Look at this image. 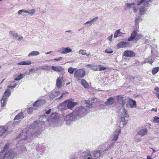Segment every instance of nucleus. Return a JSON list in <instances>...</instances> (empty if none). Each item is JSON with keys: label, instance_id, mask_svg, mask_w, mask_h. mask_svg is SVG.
Masks as SVG:
<instances>
[{"label": "nucleus", "instance_id": "2", "mask_svg": "<svg viewBox=\"0 0 159 159\" xmlns=\"http://www.w3.org/2000/svg\"><path fill=\"white\" fill-rule=\"evenodd\" d=\"M89 110H74L72 113L67 115L64 117V120L66 121V124L68 125L71 122L76 120L79 117L85 116L88 112Z\"/></svg>", "mask_w": 159, "mask_h": 159}, {"label": "nucleus", "instance_id": "25", "mask_svg": "<svg viewBox=\"0 0 159 159\" xmlns=\"http://www.w3.org/2000/svg\"><path fill=\"white\" fill-rule=\"evenodd\" d=\"M129 104L130 106V107L135 108L136 107V103L135 101H134L132 99H131L129 102Z\"/></svg>", "mask_w": 159, "mask_h": 159}, {"label": "nucleus", "instance_id": "56", "mask_svg": "<svg viewBox=\"0 0 159 159\" xmlns=\"http://www.w3.org/2000/svg\"><path fill=\"white\" fill-rule=\"evenodd\" d=\"M34 70H35L34 69H31L30 70V72H29V75H30V74L32 73V72H33V71H35Z\"/></svg>", "mask_w": 159, "mask_h": 159}, {"label": "nucleus", "instance_id": "4", "mask_svg": "<svg viewBox=\"0 0 159 159\" xmlns=\"http://www.w3.org/2000/svg\"><path fill=\"white\" fill-rule=\"evenodd\" d=\"M78 104L77 102H74L69 100H67L60 104L62 107H65L67 105L68 108L71 109L74 107Z\"/></svg>", "mask_w": 159, "mask_h": 159}, {"label": "nucleus", "instance_id": "10", "mask_svg": "<svg viewBox=\"0 0 159 159\" xmlns=\"http://www.w3.org/2000/svg\"><path fill=\"white\" fill-rule=\"evenodd\" d=\"M45 100H39L35 101L33 104L34 107H39L43 106L46 103Z\"/></svg>", "mask_w": 159, "mask_h": 159}, {"label": "nucleus", "instance_id": "61", "mask_svg": "<svg viewBox=\"0 0 159 159\" xmlns=\"http://www.w3.org/2000/svg\"><path fill=\"white\" fill-rule=\"evenodd\" d=\"M90 20H89L88 21L86 22L84 24V25H87V24H90V23H91V22H90Z\"/></svg>", "mask_w": 159, "mask_h": 159}, {"label": "nucleus", "instance_id": "19", "mask_svg": "<svg viewBox=\"0 0 159 159\" xmlns=\"http://www.w3.org/2000/svg\"><path fill=\"white\" fill-rule=\"evenodd\" d=\"M11 93V91L9 89H7L4 93L2 97L7 99L8 97H9Z\"/></svg>", "mask_w": 159, "mask_h": 159}, {"label": "nucleus", "instance_id": "38", "mask_svg": "<svg viewBox=\"0 0 159 159\" xmlns=\"http://www.w3.org/2000/svg\"><path fill=\"white\" fill-rule=\"evenodd\" d=\"M23 78V75L22 74H20L19 75L17 78L15 79V80H19Z\"/></svg>", "mask_w": 159, "mask_h": 159}, {"label": "nucleus", "instance_id": "24", "mask_svg": "<svg viewBox=\"0 0 159 159\" xmlns=\"http://www.w3.org/2000/svg\"><path fill=\"white\" fill-rule=\"evenodd\" d=\"M90 155V152L89 151H85L83 152L81 154V156L83 158L85 159L88 157Z\"/></svg>", "mask_w": 159, "mask_h": 159}, {"label": "nucleus", "instance_id": "23", "mask_svg": "<svg viewBox=\"0 0 159 159\" xmlns=\"http://www.w3.org/2000/svg\"><path fill=\"white\" fill-rule=\"evenodd\" d=\"M136 36V33L135 31H133L131 34L130 36L128 38V40L131 41L135 38Z\"/></svg>", "mask_w": 159, "mask_h": 159}, {"label": "nucleus", "instance_id": "44", "mask_svg": "<svg viewBox=\"0 0 159 159\" xmlns=\"http://www.w3.org/2000/svg\"><path fill=\"white\" fill-rule=\"evenodd\" d=\"M98 66L99 67V70L100 71H101L102 70H105L106 69V67L102 66L101 65H99Z\"/></svg>", "mask_w": 159, "mask_h": 159}, {"label": "nucleus", "instance_id": "54", "mask_svg": "<svg viewBox=\"0 0 159 159\" xmlns=\"http://www.w3.org/2000/svg\"><path fill=\"white\" fill-rule=\"evenodd\" d=\"M77 158V157H76L75 155H71L70 156V159H75Z\"/></svg>", "mask_w": 159, "mask_h": 159}, {"label": "nucleus", "instance_id": "39", "mask_svg": "<svg viewBox=\"0 0 159 159\" xmlns=\"http://www.w3.org/2000/svg\"><path fill=\"white\" fill-rule=\"evenodd\" d=\"M153 121L156 123H159V116H155L154 117Z\"/></svg>", "mask_w": 159, "mask_h": 159}, {"label": "nucleus", "instance_id": "49", "mask_svg": "<svg viewBox=\"0 0 159 159\" xmlns=\"http://www.w3.org/2000/svg\"><path fill=\"white\" fill-rule=\"evenodd\" d=\"M4 157L3 153L1 152H0V159H4Z\"/></svg>", "mask_w": 159, "mask_h": 159}, {"label": "nucleus", "instance_id": "45", "mask_svg": "<svg viewBox=\"0 0 159 159\" xmlns=\"http://www.w3.org/2000/svg\"><path fill=\"white\" fill-rule=\"evenodd\" d=\"M134 3H132L131 4H129L128 3H125V5L127 7H128L129 9L131 7L132 5H134Z\"/></svg>", "mask_w": 159, "mask_h": 159}, {"label": "nucleus", "instance_id": "28", "mask_svg": "<svg viewBox=\"0 0 159 159\" xmlns=\"http://www.w3.org/2000/svg\"><path fill=\"white\" fill-rule=\"evenodd\" d=\"M39 52L37 51H33L29 53L28 55L29 57L37 56L39 54Z\"/></svg>", "mask_w": 159, "mask_h": 159}, {"label": "nucleus", "instance_id": "47", "mask_svg": "<svg viewBox=\"0 0 159 159\" xmlns=\"http://www.w3.org/2000/svg\"><path fill=\"white\" fill-rule=\"evenodd\" d=\"M91 69H92L95 71L98 70V67L97 66L93 65Z\"/></svg>", "mask_w": 159, "mask_h": 159}, {"label": "nucleus", "instance_id": "58", "mask_svg": "<svg viewBox=\"0 0 159 159\" xmlns=\"http://www.w3.org/2000/svg\"><path fill=\"white\" fill-rule=\"evenodd\" d=\"M27 112L29 114H31L32 113L33 111L32 110H27Z\"/></svg>", "mask_w": 159, "mask_h": 159}, {"label": "nucleus", "instance_id": "52", "mask_svg": "<svg viewBox=\"0 0 159 159\" xmlns=\"http://www.w3.org/2000/svg\"><path fill=\"white\" fill-rule=\"evenodd\" d=\"M16 84H14V85H13L12 86H8L7 87L8 88H11V89H13V88H14L15 87H16Z\"/></svg>", "mask_w": 159, "mask_h": 159}, {"label": "nucleus", "instance_id": "1", "mask_svg": "<svg viewBox=\"0 0 159 159\" xmlns=\"http://www.w3.org/2000/svg\"><path fill=\"white\" fill-rule=\"evenodd\" d=\"M47 119L45 115H42L40 117L39 120L35 121L31 125L27 130H24L17 137V139H20L21 140H24L28 138L31 139L33 135L35 134L36 132L39 131L42 128V125L44 123V121Z\"/></svg>", "mask_w": 159, "mask_h": 159}, {"label": "nucleus", "instance_id": "7", "mask_svg": "<svg viewBox=\"0 0 159 159\" xmlns=\"http://www.w3.org/2000/svg\"><path fill=\"white\" fill-rule=\"evenodd\" d=\"M14 126V123L9 122L7 124V125L0 126V136H1L7 130L9 129L8 127H11Z\"/></svg>", "mask_w": 159, "mask_h": 159}, {"label": "nucleus", "instance_id": "8", "mask_svg": "<svg viewBox=\"0 0 159 159\" xmlns=\"http://www.w3.org/2000/svg\"><path fill=\"white\" fill-rule=\"evenodd\" d=\"M85 75V71L83 69L77 70L74 73V77L77 78H82Z\"/></svg>", "mask_w": 159, "mask_h": 159}, {"label": "nucleus", "instance_id": "34", "mask_svg": "<svg viewBox=\"0 0 159 159\" xmlns=\"http://www.w3.org/2000/svg\"><path fill=\"white\" fill-rule=\"evenodd\" d=\"M121 33L120 31V30H117L116 31L114 34V38H116L119 36H120L121 34Z\"/></svg>", "mask_w": 159, "mask_h": 159}, {"label": "nucleus", "instance_id": "21", "mask_svg": "<svg viewBox=\"0 0 159 159\" xmlns=\"http://www.w3.org/2000/svg\"><path fill=\"white\" fill-rule=\"evenodd\" d=\"M147 132L148 130L147 129H142L140 130L139 131L138 133L137 134L141 135L142 136H143L147 134Z\"/></svg>", "mask_w": 159, "mask_h": 159}, {"label": "nucleus", "instance_id": "18", "mask_svg": "<svg viewBox=\"0 0 159 159\" xmlns=\"http://www.w3.org/2000/svg\"><path fill=\"white\" fill-rule=\"evenodd\" d=\"M117 45L119 48H123L128 46L129 43L128 42H120L117 44Z\"/></svg>", "mask_w": 159, "mask_h": 159}, {"label": "nucleus", "instance_id": "5", "mask_svg": "<svg viewBox=\"0 0 159 159\" xmlns=\"http://www.w3.org/2000/svg\"><path fill=\"white\" fill-rule=\"evenodd\" d=\"M126 110H122L120 113V122H122L124 125H125L128 123V121L125 120V117H128L129 115Z\"/></svg>", "mask_w": 159, "mask_h": 159}, {"label": "nucleus", "instance_id": "37", "mask_svg": "<svg viewBox=\"0 0 159 159\" xmlns=\"http://www.w3.org/2000/svg\"><path fill=\"white\" fill-rule=\"evenodd\" d=\"M142 20V19H141L140 17L139 16H137L135 18V19L134 21L136 24H138L139 22L141 21Z\"/></svg>", "mask_w": 159, "mask_h": 159}, {"label": "nucleus", "instance_id": "15", "mask_svg": "<svg viewBox=\"0 0 159 159\" xmlns=\"http://www.w3.org/2000/svg\"><path fill=\"white\" fill-rule=\"evenodd\" d=\"M72 51V49L69 47L62 48L58 52L61 54H66Z\"/></svg>", "mask_w": 159, "mask_h": 159}, {"label": "nucleus", "instance_id": "12", "mask_svg": "<svg viewBox=\"0 0 159 159\" xmlns=\"http://www.w3.org/2000/svg\"><path fill=\"white\" fill-rule=\"evenodd\" d=\"M123 56L126 57H133L135 56V53L133 51L126 50L124 52Z\"/></svg>", "mask_w": 159, "mask_h": 159}, {"label": "nucleus", "instance_id": "51", "mask_svg": "<svg viewBox=\"0 0 159 159\" xmlns=\"http://www.w3.org/2000/svg\"><path fill=\"white\" fill-rule=\"evenodd\" d=\"M24 10H21L19 11L18 12V13L19 15H21L22 14V12L24 13Z\"/></svg>", "mask_w": 159, "mask_h": 159}, {"label": "nucleus", "instance_id": "46", "mask_svg": "<svg viewBox=\"0 0 159 159\" xmlns=\"http://www.w3.org/2000/svg\"><path fill=\"white\" fill-rule=\"evenodd\" d=\"M114 143H112L111 142V144H110V145L109 146V147L107 148L105 150V151H107V150H108V149H111V148H112L113 147V144Z\"/></svg>", "mask_w": 159, "mask_h": 159}, {"label": "nucleus", "instance_id": "14", "mask_svg": "<svg viewBox=\"0 0 159 159\" xmlns=\"http://www.w3.org/2000/svg\"><path fill=\"white\" fill-rule=\"evenodd\" d=\"M120 129L117 131L116 130L113 134V138L112 139L111 142L112 143H115L117 140L119 134L120 132Z\"/></svg>", "mask_w": 159, "mask_h": 159}, {"label": "nucleus", "instance_id": "3", "mask_svg": "<svg viewBox=\"0 0 159 159\" xmlns=\"http://www.w3.org/2000/svg\"><path fill=\"white\" fill-rule=\"evenodd\" d=\"M152 0H140L138 1V5H143V6L141 7L139 9V12L140 15L143 14L146 11V7H149V2H151Z\"/></svg>", "mask_w": 159, "mask_h": 159}, {"label": "nucleus", "instance_id": "40", "mask_svg": "<svg viewBox=\"0 0 159 159\" xmlns=\"http://www.w3.org/2000/svg\"><path fill=\"white\" fill-rule=\"evenodd\" d=\"M66 93L68 94V92H63L62 93V95L59 97V98H57L56 100H57V99H60L63 97L64 96H65V97L66 96H65V95L66 94Z\"/></svg>", "mask_w": 159, "mask_h": 159}, {"label": "nucleus", "instance_id": "55", "mask_svg": "<svg viewBox=\"0 0 159 159\" xmlns=\"http://www.w3.org/2000/svg\"><path fill=\"white\" fill-rule=\"evenodd\" d=\"M62 58H63L62 57H60L57 59V58H54V60L56 61H59L60 60H61Z\"/></svg>", "mask_w": 159, "mask_h": 159}, {"label": "nucleus", "instance_id": "62", "mask_svg": "<svg viewBox=\"0 0 159 159\" xmlns=\"http://www.w3.org/2000/svg\"><path fill=\"white\" fill-rule=\"evenodd\" d=\"M50 111H51V110H48L46 112V113L47 114H49L50 113V112H51Z\"/></svg>", "mask_w": 159, "mask_h": 159}, {"label": "nucleus", "instance_id": "11", "mask_svg": "<svg viewBox=\"0 0 159 159\" xmlns=\"http://www.w3.org/2000/svg\"><path fill=\"white\" fill-rule=\"evenodd\" d=\"M63 73L61 74L57 80L56 85L58 88H60L62 86V83L63 81Z\"/></svg>", "mask_w": 159, "mask_h": 159}, {"label": "nucleus", "instance_id": "60", "mask_svg": "<svg viewBox=\"0 0 159 159\" xmlns=\"http://www.w3.org/2000/svg\"><path fill=\"white\" fill-rule=\"evenodd\" d=\"M15 34V33H13V32L12 31H10L9 32V34L10 35H12V36H13V35Z\"/></svg>", "mask_w": 159, "mask_h": 159}, {"label": "nucleus", "instance_id": "9", "mask_svg": "<svg viewBox=\"0 0 159 159\" xmlns=\"http://www.w3.org/2000/svg\"><path fill=\"white\" fill-rule=\"evenodd\" d=\"M3 155L4 159H13L14 157V152L11 150L7 151Z\"/></svg>", "mask_w": 159, "mask_h": 159}, {"label": "nucleus", "instance_id": "31", "mask_svg": "<svg viewBox=\"0 0 159 159\" xmlns=\"http://www.w3.org/2000/svg\"><path fill=\"white\" fill-rule=\"evenodd\" d=\"M31 64V62L30 61H23L18 63L19 65H28Z\"/></svg>", "mask_w": 159, "mask_h": 159}, {"label": "nucleus", "instance_id": "53", "mask_svg": "<svg viewBox=\"0 0 159 159\" xmlns=\"http://www.w3.org/2000/svg\"><path fill=\"white\" fill-rule=\"evenodd\" d=\"M112 36L113 35L112 34L111 36L108 37H107V39L109 40V41H111V39L112 38Z\"/></svg>", "mask_w": 159, "mask_h": 159}, {"label": "nucleus", "instance_id": "13", "mask_svg": "<svg viewBox=\"0 0 159 159\" xmlns=\"http://www.w3.org/2000/svg\"><path fill=\"white\" fill-rule=\"evenodd\" d=\"M116 99L118 102L121 104L122 107L125 105V98L121 95H118L117 96Z\"/></svg>", "mask_w": 159, "mask_h": 159}, {"label": "nucleus", "instance_id": "50", "mask_svg": "<svg viewBox=\"0 0 159 159\" xmlns=\"http://www.w3.org/2000/svg\"><path fill=\"white\" fill-rule=\"evenodd\" d=\"M17 37H16V39L18 40H22L23 39V37L22 36L19 35H18L17 36Z\"/></svg>", "mask_w": 159, "mask_h": 159}, {"label": "nucleus", "instance_id": "33", "mask_svg": "<svg viewBox=\"0 0 159 159\" xmlns=\"http://www.w3.org/2000/svg\"><path fill=\"white\" fill-rule=\"evenodd\" d=\"M81 84L85 88H88L89 85L85 80L82 79L81 80Z\"/></svg>", "mask_w": 159, "mask_h": 159}, {"label": "nucleus", "instance_id": "41", "mask_svg": "<svg viewBox=\"0 0 159 159\" xmlns=\"http://www.w3.org/2000/svg\"><path fill=\"white\" fill-rule=\"evenodd\" d=\"M79 53L80 54H82L83 55H86V51L85 50H80L79 51Z\"/></svg>", "mask_w": 159, "mask_h": 159}, {"label": "nucleus", "instance_id": "64", "mask_svg": "<svg viewBox=\"0 0 159 159\" xmlns=\"http://www.w3.org/2000/svg\"><path fill=\"white\" fill-rule=\"evenodd\" d=\"M9 145L8 144H5L4 147V148L5 149H6L7 148V147H8V146Z\"/></svg>", "mask_w": 159, "mask_h": 159}, {"label": "nucleus", "instance_id": "17", "mask_svg": "<svg viewBox=\"0 0 159 159\" xmlns=\"http://www.w3.org/2000/svg\"><path fill=\"white\" fill-rule=\"evenodd\" d=\"M115 102V99L113 97H111L105 102V104L107 106L113 104Z\"/></svg>", "mask_w": 159, "mask_h": 159}, {"label": "nucleus", "instance_id": "22", "mask_svg": "<svg viewBox=\"0 0 159 159\" xmlns=\"http://www.w3.org/2000/svg\"><path fill=\"white\" fill-rule=\"evenodd\" d=\"M101 151L99 150H97L95 151L93 153V156L95 158V159H96L97 158L99 157L101 155V153H102V152H101Z\"/></svg>", "mask_w": 159, "mask_h": 159}, {"label": "nucleus", "instance_id": "59", "mask_svg": "<svg viewBox=\"0 0 159 159\" xmlns=\"http://www.w3.org/2000/svg\"><path fill=\"white\" fill-rule=\"evenodd\" d=\"M40 145H39L38 146H37L36 148V149L38 151H40V149H39V148L40 147Z\"/></svg>", "mask_w": 159, "mask_h": 159}, {"label": "nucleus", "instance_id": "16", "mask_svg": "<svg viewBox=\"0 0 159 159\" xmlns=\"http://www.w3.org/2000/svg\"><path fill=\"white\" fill-rule=\"evenodd\" d=\"M51 68L53 70L57 72H63L64 70V68L59 66H51Z\"/></svg>", "mask_w": 159, "mask_h": 159}, {"label": "nucleus", "instance_id": "63", "mask_svg": "<svg viewBox=\"0 0 159 159\" xmlns=\"http://www.w3.org/2000/svg\"><path fill=\"white\" fill-rule=\"evenodd\" d=\"M93 65L92 64H88L87 65V66H89V67H90L91 68H92V66H93Z\"/></svg>", "mask_w": 159, "mask_h": 159}, {"label": "nucleus", "instance_id": "32", "mask_svg": "<svg viewBox=\"0 0 159 159\" xmlns=\"http://www.w3.org/2000/svg\"><path fill=\"white\" fill-rule=\"evenodd\" d=\"M7 99L3 98L2 97V99L1 100V107H4L6 104Z\"/></svg>", "mask_w": 159, "mask_h": 159}, {"label": "nucleus", "instance_id": "26", "mask_svg": "<svg viewBox=\"0 0 159 159\" xmlns=\"http://www.w3.org/2000/svg\"><path fill=\"white\" fill-rule=\"evenodd\" d=\"M35 11V9H32L31 10H29L28 11L24 10V13H27L28 15H29L30 16H32L34 14Z\"/></svg>", "mask_w": 159, "mask_h": 159}, {"label": "nucleus", "instance_id": "27", "mask_svg": "<svg viewBox=\"0 0 159 159\" xmlns=\"http://www.w3.org/2000/svg\"><path fill=\"white\" fill-rule=\"evenodd\" d=\"M155 60L154 58H152V57H149L148 58L146 59L145 60V62H148L151 64Z\"/></svg>", "mask_w": 159, "mask_h": 159}, {"label": "nucleus", "instance_id": "36", "mask_svg": "<svg viewBox=\"0 0 159 159\" xmlns=\"http://www.w3.org/2000/svg\"><path fill=\"white\" fill-rule=\"evenodd\" d=\"M154 90L156 91L157 93L153 92L155 94H156L158 97L159 99V88L158 87H156L154 88Z\"/></svg>", "mask_w": 159, "mask_h": 159}, {"label": "nucleus", "instance_id": "20", "mask_svg": "<svg viewBox=\"0 0 159 159\" xmlns=\"http://www.w3.org/2000/svg\"><path fill=\"white\" fill-rule=\"evenodd\" d=\"M60 92L59 91H56L55 92H52L49 95V96L50 98L52 99H53L55 97L58 96V94L60 93Z\"/></svg>", "mask_w": 159, "mask_h": 159}, {"label": "nucleus", "instance_id": "42", "mask_svg": "<svg viewBox=\"0 0 159 159\" xmlns=\"http://www.w3.org/2000/svg\"><path fill=\"white\" fill-rule=\"evenodd\" d=\"M76 68H73L72 67H70L68 69V72L70 74L73 73L74 70H75Z\"/></svg>", "mask_w": 159, "mask_h": 159}, {"label": "nucleus", "instance_id": "48", "mask_svg": "<svg viewBox=\"0 0 159 159\" xmlns=\"http://www.w3.org/2000/svg\"><path fill=\"white\" fill-rule=\"evenodd\" d=\"M98 18V17H96L94 18H93V19L91 20H90V21L91 22V23H93L94 22V21H96Z\"/></svg>", "mask_w": 159, "mask_h": 159}, {"label": "nucleus", "instance_id": "35", "mask_svg": "<svg viewBox=\"0 0 159 159\" xmlns=\"http://www.w3.org/2000/svg\"><path fill=\"white\" fill-rule=\"evenodd\" d=\"M159 71V67H156L153 68L152 70V73L155 75Z\"/></svg>", "mask_w": 159, "mask_h": 159}, {"label": "nucleus", "instance_id": "57", "mask_svg": "<svg viewBox=\"0 0 159 159\" xmlns=\"http://www.w3.org/2000/svg\"><path fill=\"white\" fill-rule=\"evenodd\" d=\"M18 35V34L17 33H15V34L13 35V37L14 38H16V37H18L17 36Z\"/></svg>", "mask_w": 159, "mask_h": 159}, {"label": "nucleus", "instance_id": "43", "mask_svg": "<svg viewBox=\"0 0 159 159\" xmlns=\"http://www.w3.org/2000/svg\"><path fill=\"white\" fill-rule=\"evenodd\" d=\"M113 51L111 49H106L105 51V52L108 54L111 53Z\"/></svg>", "mask_w": 159, "mask_h": 159}, {"label": "nucleus", "instance_id": "6", "mask_svg": "<svg viewBox=\"0 0 159 159\" xmlns=\"http://www.w3.org/2000/svg\"><path fill=\"white\" fill-rule=\"evenodd\" d=\"M51 119L52 120V122H54L56 123L57 125H60L62 123V121H61V123H60V121L61 120V119L60 117H59V115L55 112L53 113L51 115Z\"/></svg>", "mask_w": 159, "mask_h": 159}, {"label": "nucleus", "instance_id": "29", "mask_svg": "<svg viewBox=\"0 0 159 159\" xmlns=\"http://www.w3.org/2000/svg\"><path fill=\"white\" fill-rule=\"evenodd\" d=\"M90 102L88 101L85 100V104L86 106H85L87 108H93V104L91 103H90Z\"/></svg>", "mask_w": 159, "mask_h": 159}, {"label": "nucleus", "instance_id": "30", "mask_svg": "<svg viewBox=\"0 0 159 159\" xmlns=\"http://www.w3.org/2000/svg\"><path fill=\"white\" fill-rule=\"evenodd\" d=\"M24 117L22 113L20 112L19 113L18 115H16L14 119V120H19L23 118Z\"/></svg>", "mask_w": 159, "mask_h": 159}]
</instances>
